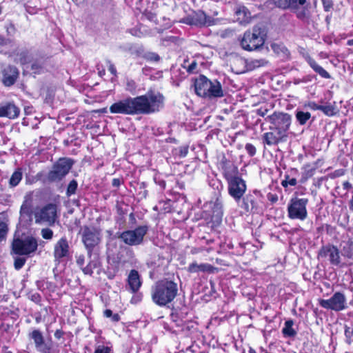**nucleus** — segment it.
<instances>
[{"label":"nucleus","instance_id":"nucleus-39","mask_svg":"<svg viewBox=\"0 0 353 353\" xmlns=\"http://www.w3.org/2000/svg\"><path fill=\"white\" fill-rule=\"evenodd\" d=\"M97 261L95 260H90L88 264L82 268V271L85 274L92 275L93 274V270L97 268Z\"/></svg>","mask_w":353,"mask_h":353},{"label":"nucleus","instance_id":"nucleus-56","mask_svg":"<svg viewBox=\"0 0 353 353\" xmlns=\"http://www.w3.org/2000/svg\"><path fill=\"white\" fill-rule=\"evenodd\" d=\"M154 182L159 185L162 190L165 188V181L161 179L160 176H155L154 178Z\"/></svg>","mask_w":353,"mask_h":353},{"label":"nucleus","instance_id":"nucleus-63","mask_svg":"<svg viewBox=\"0 0 353 353\" xmlns=\"http://www.w3.org/2000/svg\"><path fill=\"white\" fill-rule=\"evenodd\" d=\"M196 67H197V64H196V61H193L188 67L187 71L189 73L193 72L195 70V69L196 68Z\"/></svg>","mask_w":353,"mask_h":353},{"label":"nucleus","instance_id":"nucleus-24","mask_svg":"<svg viewBox=\"0 0 353 353\" xmlns=\"http://www.w3.org/2000/svg\"><path fill=\"white\" fill-rule=\"evenodd\" d=\"M190 23L200 27L210 26L214 24V19L211 17L206 15L203 11L199 10L191 18Z\"/></svg>","mask_w":353,"mask_h":353},{"label":"nucleus","instance_id":"nucleus-18","mask_svg":"<svg viewBox=\"0 0 353 353\" xmlns=\"http://www.w3.org/2000/svg\"><path fill=\"white\" fill-rule=\"evenodd\" d=\"M142 285L141 275L137 270H131L126 279L125 289L131 293H137Z\"/></svg>","mask_w":353,"mask_h":353},{"label":"nucleus","instance_id":"nucleus-55","mask_svg":"<svg viewBox=\"0 0 353 353\" xmlns=\"http://www.w3.org/2000/svg\"><path fill=\"white\" fill-rule=\"evenodd\" d=\"M188 271L190 273L199 272V265L196 262L190 263L188 268Z\"/></svg>","mask_w":353,"mask_h":353},{"label":"nucleus","instance_id":"nucleus-12","mask_svg":"<svg viewBox=\"0 0 353 353\" xmlns=\"http://www.w3.org/2000/svg\"><path fill=\"white\" fill-rule=\"evenodd\" d=\"M319 260H327L332 265L341 267V252L337 246L332 243L323 245L319 249L317 254Z\"/></svg>","mask_w":353,"mask_h":353},{"label":"nucleus","instance_id":"nucleus-33","mask_svg":"<svg viewBox=\"0 0 353 353\" xmlns=\"http://www.w3.org/2000/svg\"><path fill=\"white\" fill-rule=\"evenodd\" d=\"M238 20L241 22H247L250 18V12L245 6H239L235 10Z\"/></svg>","mask_w":353,"mask_h":353},{"label":"nucleus","instance_id":"nucleus-17","mask_svg":"<svg viewBox=\"0 0 353 353\" xmlns=\"http://www.w3.org/2000/svg\"><path fill=\"white\" fill-rule=\"evenodd\" d=\"M36 223H46L50 226L54 224L57 218V205L49 203L34 214Z\"/></svg>","mask_w":353,"mask_h":353},{"label":"nucleus","instance_id":"nucleus-43","mask_svg":"<svg viewBox=\"0 0 353 353\" xmlns=\"http://www.w3.org/2000/svg\"><path fill=\"white\" fill-rule=\"evenodd\" d=\"M268 63V61L265 59H254L252 60L249 63V68L250 70L264 66Z\"/></svg>","mask_w":353,"mask_h":353},{"label":"nucleus","instance_id":"nucleus-45","mask_svg":"<svg viewBox=\"0 0 353 353\" xmlns=\"http://www.w3.org/2000/svg\"><path fill=\"white\" fill-rule=\"evenodd\" d=\"M137 89V83L132 79H128L126 80L125 90L130 92H134Z\"/></svg>","mask_w":353,"mask_h":353},{"label":"nucleus","instance_id":"nucleus-5","mask_svg":"<svg viewBox=\"0 0 353 353\" xmlns=\"http://www.w3.org/2000/svg\"><path fill=\"white\" fill-rule=\"evenodd\" d=\"M268 2L278 8L293 11L299 20L305 21L310 17L308 0H268Z\"/></svg>","mask_w":353,"mask_h":353},{"label":"nucleus","instance_id":"nucleus-49","mask_svg":"<svg viewBox=\"0 0 353 353\" xmlns=\"http://www.w3.org/2000/svg\"><path fill=\"white\" fill-rule=\"evenodd\" d=\"M245 149L247 152V153L250 156L253 157L256 154V150L254 145L252 143H246L245 146Z\"/></svg>","mask_w":353,"mask_h":353},{"label":"nucleus","instance_id":"nucleus-4","mask_svg":"<svg viewBox=\"0 0 353 353\" xmlns=\"http://www.w3.org/2000/svg\"><path fill=\"white\" fill-rule=\"evenodd\" d=\"M194 90L198 96L210 99L224 96L222 85L218 80H211L202 74L195 79Z\"/></svg>","mask_w":353,"mask_h":353},{"label":"nucleus","instance_id":"nucleus-13","mask_svg":"<svg viewBox=\"0 0 353 353\" xmlns=\"http://www.w3.org/2000/svg\"><path fill=\"white\" fill-rule=\"evenodd\" d=\"M226 181L229 195L236 203H239L247 190L245 181L239 175L228 179Z\"/></svg>","mask_w":353,"mask_h":353},{"label":"nucleus","instance_id":"nucleus-54","mask_svg":"<svg viewBox=\"0 0 353 353\" xmlns=\"http://www.w3.org/2000/svg\"><path fill=\"white\" fill-rule=\"evenodd\" d=\"M320 105H318L314 101H309L307 103H305L303 107L312 110H320Z\"/></svg>","mask_w":353,"mask_h":353},{"label":"nucleus","instance_id":"nucleus-32","mask_svg":"<svg viewBox=\"0 0 353 353\" xmlns=\"http://www.w3.org/2000/svg\"><path fill=\"white\" fill-rule=\"evenodd\" d=\"M318 161L314 163L315 165H316ZM304 172L302 174V177L301 179V183H305L309 178H311L316 169V166L312 167L310 164H306L303 166Z\"/></svg>","mask_w":353,"mask_h":353},{"label":"nucleus","instance_id":"nucleus-9","mask_svg":"<svg viewBox=\"0 0 353 353\" xmlns=\"http://www.w3.org/2000/svg\"><path fill=\"white\" fill-rule=\"evenodd\" d=\"M102 239L101 230L94 227L84 226L81 232V240L91 258L92 252L100 244Z\"/></svg>","mask_w":353,"mask_h":353},{"label":"nucleus","instance_id":"nucleus-28","mask_svg":"<svg viewBox=\"0 0 353 353\" xmlns=\"http://www.w3.org/2000/svg\"><path fill=\"white\" fill-rule=\"evenodd\" d=\"M299 174L296 168H293L290 171V174H286L284 176V179L281 181V185L283 188H287L288 185L295 186L297 184V180L295 175Z\"/></svg>","mask_w":353,"mask_h":353},{"label":"nucleus","instance_id":"nucleus-61","mask_svg":"<svg viewBox=\"0 0 353 353\" xmlns=\"http://www.w3.org/2000/svg\"><path fill=\"white\" fill-rule=\"evenodd\" d=\"M10 43V40L9 39H6L3 36L0 35V46H7Z\"/></svg>","mask_w":353,"mask_h":353},{"label":"nucleus","instance_id":"nucleus-29","mask_svg":"<svg viewBox=\"0 0 353 353\" xmlns=\"http://www.w3.org/2000/svg\"><path fill=\"white\" fill-rule=\"evenodd\" d=\"M30 196L26 195L20 208V214L21 216H30L32 213Z\"/></svg>","mask_w":353,"mask_h":353},{"label":"nucleus","instance_id":"nucleus-7","mask_svg":"<svg viewBox=\"0 0 353 353\" xmlns=\"http://www.w3.org/2000/svg\"><path fill=\"white\" fill-rule=\"evenodd\" d=\"M149 230L147 225H140L134 230H128L122 232H117V238L125 244L130 246H137L143 244L144 237Z\"/></svg>","mask_w":353,"mask_h":353},{"label":"nucleus","instance_id":"nucleus-47","mask_svg":"<svg viewBox=\"0 0 353 353\" xmlns=\"http://www.w3.org/2000/svg\"><path fill=\"white\" fill-rule=\"evenodd\" d=\"M26 260L25 258L17 257L14 259V268L17 270L21 269L23 266L25 265Z\"/></svg>","mask_w":353,"mask_h":353},{"label":"nucleus","instance_id":"nucleus-25","mask_svg":"<svg viewBox=\"0 0 353 353\" xmlns=\"http://www.w3.org/2000/svg\"><path fill=\"white\" fill-rule=\"evenodd\" d=\"M19 108L14 103L9 102L0 106V117H8L14 119L19 117Z\"/></svg>","mask_w":353,"mask_h":353},{"label":"nucleus","instance_id":"nucleus-51","mask_svg":"<svg viewBox=\"0 0 353 353\" xmlns=\"http://www.w3.org/2000/svg\"><path fill=\"white\" fill-rule=\"evenodd\" d=\"M94 353H112V350L108 346L99 345L95 349Z\"/></svg>","mask_w":353,"mask_h":353},{"label":"nucleus","instance_id":"nucleus-6","mask_svg":"<svg viewBox=\"0 0 353 353\" xmlns=\"http://www.w3.org/2000/svg\"><path fill=\"white\" fill-rule=\"evenodd\" d=\"M74 163V160L70 158H59L46 176V181L48 183L60 182L69 173Z\"/></svg>","mask_w":353,"mask_h":353},{"label":"nucleus","instance_id":"nucleus-14","mask_svg":"<svg viewBox=\"0 0 353 353\" xmlns=\"http://www.w3.org/2000/svg\"><path fill=\"white\" fill-rule=\"evenodd\" d=\"M262 194L260 191L254 190L243 196L238 205L247 212H257L262 203Z\"/></svg>","mask_w":353,"mask_h":353},{"label":"nucleus","instance_id":"nucleus-23","mask_svg":"<svg viewBox=\"0 0 353 353\" xmlns=\"http://www.w3.org/2000/svg\"><path fill=\"white\" fill-rule=\"evenodd\" d=\"M2 83L5 86L9 87L14 84L18 77L19 70L15 66L8 65L2 71Z\"/></svg>","mask_w":353,"mask_h":353},{"label":"nucleus","instance_id":"nucleus-50","mask_svg":"<svg viewBox=\"0 0 353 353\" xmlns=\"http://www.w3.org/2000/svg\"><path fill=\"white\" fill-rule=\"evenodd\" d=\"M41 235L43 239L50 240L53 236V232L51 229L44 228L41 230Z\"/></svg>","mask_w":353,"mask_h":353},{"label":"nucleus","instance_id":"nucleus-64","mask_svg":"<svg viewBox=\"0 0 353 353\" xmlns=\"http://www.w3.org/2000/svg\"><path fill=\"white\" fill-rule=\"evenodd\" d=\"M31 300L35 303H39L41 301V297L39 294L34 293L31 295Z\"/></svg>","mask_w":353,"mask_h":353},{"label":"nucleus","instance_id":"nucleus-48","mask_svg":"<svg viewBox=\"0 0 353 353\" xmlns=\"http://www.w3.org/2000/svg\"><path fill=\"white\" fill-rule=\"evenodd\" d=\"M323 4V10L325 12H329L332 9L334 3L333 0H321Z\"/></svg>","mask_w":353,"mask_h":353},{"label":"nucleus","instance_id":"nucleus-1","mask_svg":"<svg viewBox=\"0 0 353 353\" xmlns=\"http://www.w3.org/2000/svg\"><path fill=\"white\" fill-rule=\"evenodd\" d=\"M164 106V97L159 92L149 90L145 94L127 97L110 106L112 114L128 115L150 114L160 111Z\"/></svg>","mask_w":353,"mask_h":353},{"label":"nucleus","instance_id":"nucleus-58","mask_svg":"<svg viewBox=\"0 0 353 353\" xmlns=\"http://www.w3.org/2000/svg\"><path fill=\"white\" fill-rule=\"evenodd\" d=\"M84 263H85V256L83 254H81L78 256H77V264L81 267V268L82 269V268H83L84 266Z\"/></svg>","mask_w":353,"mask_h":353},{"label":"nucleus","instance_id":"nucleus-44","mask_svg":"<svg viewBox=\"0 0 353 353\" xmlns=\"http://www.w3.org/2000/svg\"><path fill=\"white\" fill-rule=\"evenodd\" d=\"M8 232V225L5 222L0 221V242L6 239Z\"/></svg>","mask_w":353,"mask_h":353},{"label":"nucleus","instance_id":"nucleus-52","mask_svg":"<svg viewBox=\"0 0 353 353\" xmlns=\"http://www.w3.org/2000/svg\"><path fill=\"white\" fill-rule=\"evenodd\" d=\"M199 265V272H211L213 270V267L208 263H201Z\"/></svg>","mask_w":353,"mask_h":353},{"label":"nucleus","instance_id":"nucleus-41","mask_svg":"<svg viewBox=\"0 0 353 353\" xmlns=\"http://www.w3.org/2000/svg\"><path fill=\"white\" fill-rule=\"evenodd\" d=\"M52 283L45 279L39 280L36 281V285L39 290L45 291L50 288Z\"/></svg>","mask_w":353,"mask_h":353},{"label":"nucleus","instance_id":"nucleus-2","mask_svg":"<svg viewBox=\"0 0 353 353\" xmlns=\"http://www.w3.org/2000/svg\"><path fill=\"white\" fill-rule=\"evenodd\" d=\"M177 293L176 283L168 279H163L157 282L152 287L151 297L156 305L165 307L174 301Z\"/></svg>","mask_w":353,"mask_h":353},{"label":"nucleus","instance_id":"nucleus-53","mask_svg":"<svg viewBox=\"0 0 353 353\" xmlns=\"http://www.w3.org/2000/svg\"><path fill=\"white\" fill-rule=\"evenodd\" d=\"M133 294H134V295L132 296V297L130 300V303L132 304H137V303L141 302V301L142 300V298H143L142 293L138 292L137 293H133Z\"/></svg>","mask_w":353,"mask_h":353},{"label":"nucleus","instance_id":"nucleus-15","mask_svg":"<svg viewBox=\"0 0 353 353\" xmlns=\"http://www.w3.org/2000/svg\"><path fill=\"white\" fill-rule=\"evenodd\" d=\"M37 247V241L32 236L17 239L12 243V250L15 254L19 255H29L34 252Z\"/></svg>","mask_w":353,"mask_h":353},{"label":"nucleus","instance_id":"nucleus-26","mask_svg":"<svg viewBox=\"0 0 353 353\" xmlns=\"http://www.w3.org/2000/svg\"><path fill=\"white\" fill-rule=\"evenodd\" d=\"M270 48L281 59L287 60L290 58V52L283 43L272 42L270 44Z\"/></svg>","mask_w":353,"mask_h":353},{"label":"nucleus","instance_id":"nucleus-36","mask_svg":"<svg viewBox=\"0 0 353 353\" xmlns=\"http://www.w3.org/2000/svg\"><path fill=\"white\" fill-rule=\"evenodd\" d=\"M78 188V183L77 180L72 179L70 181L69 184L68 185L67 190L65 194L68 197H70L72 195H74Z\"/></svg>","mask_w":353,"mask_h":353},{"label":"nucleus","instance_id":"nucleus-35","mask_svg":"<svg viewBox=\"0 0 353 353\" xmlns=\"http://www.w3.org/2000/svg\"><path fill=\"white\" fill-rule=\"evenodd\" d=\"M341 255L347 258L352 259L353 257V241L351 240L347 241L342 248V253Z\"/></svg>","mask_w":353,"mask_h":353},{"label":"nucleus","instance_id":"nucleus-20","mask_svg":"<svg viewBox=\"0 0 353 353\" xmlns=\"http://www.w3.org/2000/svg\"><path fill=\"white\" fill-rule=\"evenodd\" d=\"M288 134H283L277 130H270L262 137L263 143L268 145H276L287 141Z\"/></svg>","mask_w":353,"mask_h":353},{"label":"nucleus","instance_id":"nucleus-57","mask_svg":"<svg viewBox=\"0 0 353 353\" xmlns=\"http://www.w3.org/2000/svg\"><path fill=\"white\" fill-rule=\"evenodd\" d=\"M26 10L30 14H35L38 12L39 9L37 7H32L29 5H26Z\"/></svg>","mask_w":353,"mask_h":353},{"label":"nucleus","instance_id":"nucleus-31","mask_svg":"<svg viewBox=\"0 0 353 353\" xmlns=\"http://www.w3.org/2000/svg\"><path fill=\"white\" fill-rule=\"evenodd\" d=\"M295 117L297 122L303 125L307 123V122L311 118V114L309 112H305L302 110L297 109L295 112Z\"/></svg>","mask_w":353,"mask_h":353},{"label":"nucleus","instance_id":"nucleus-22","mask_svg":"<svg viewBox=\"0 0 353 353\" xmlns=\"http://www.w3.org/2000/svg\"><path fill=\"white\" fill-rule=\"evenodd\" d=\"M29 336L34 341L35 347L41 353H50V347L46 343L41 332L34 330L29 334Z\"/></svg>","mask_w":353,"mask_h":353},{"label":"nucleus","instance_id":"nucleus-38","mask_svg":"<svg viewBox=\"0 0 353 353\" xmlns=\"http://www.w3.org/2000/svg\"><path fill=\"white\" fill-rule=\"evenodd\" d=\"M320 110L329 117L334 116L336 114L334 106L330 103L327 105H321Z\"/></svg>","mask_w":353,"mask_h":353},{"label":"nucleus","instance_id":"nucleus-27","mask_svg":"<svg viewBox=\"0 0 353 353\" xmlns=\"http://www.w3.org/2000/svg\"><path fill=\"white\" fill-rule=\"evenodd\" d=\"M307 62L312 70L323 79H330L331 76L323 67L319 65L317 62L312 58L308 57Z\"/></svg>","mask_w":353,"mask_h":353},{"label":"nucleus","instance_id":"nucleus-40","mask_svg":"<svg viewBox=\"0 0 353 353\" xmlns=\"http://www.w3.org/2000/svg\"><path fill=\"white\" fill-rule=\"evenodd\" d=\"M183 312L177 313L176 315L172 314V317L173 319V321L176 323L177 326L182 327V329L183 330L184 327L188 324L185 321H183Z\"/></svg>","mask_w":353,"mask_h":353},{"label":"nucleus","instance_id":"nucleus-62","mask_svg":"<svg viewBox=\"0 0 353 353\" xmlns=\"http://www.w3.org/2000/svg\"><path fill=\"white\" fill-rule=\"evenodd\" d=\"M122 183V179L119 178H114L112 179V185L113 187L119 188Z\"/></svg>","mask_w":353,"mask_h":353},{"label":"nucleus","instance_id":"nucleus-30","mask_svg":"<svg viewBox=\"0 0 353 353\" xmlns=\"http://www.w3.org/2000/svg\"><path fill=\"white\" fill-rule=\"evenodd\" d=\"M23 178V173L21 168H17L11 175L8 184L10 188H14L19 185Z\"/></svg>","mask_w":353,"mask_h":353},{"label":"nucleus","instance_id":"nucleus-42","mask_svg":"<svg viewBox=\"0 0 353 353\" xmlns=\"http://www.w3.org/2000/svg\"><path fill=\"white\" fill-rule=\"evenodd\" d=\"M143 58L145 60L152 62H158L161 59L160 56L157 53L153 52H145L143 55Z\"/></svg>","mask_w":353,"mask_h":353},{"label":"nucleus","instance_id":"nucleus-34","mask_svg":"<svg viewBox=\"0 0 353 353\" xmlns=\"http://www.w3.org/2000/svg\"><path fill=\"white\" fill-rule=\"evenodd\" d=\"M294 321L292 319L287 320L285 322L284 327L282 329V333L284 336L294 337L296 332L293 329Z\"/></svg>","mask_w":353,"mask_h":353},{"label":"nucleus","instance_id":"nucleus-10","mask_svg":"<svg viewBox=\"0 0 353 353\" xmlns=\"http://www.w3.org/2000/svg\"><path fill=\"white\" fill-rule=\"evenodd\" d=\"M309 200L306 198L292 197L288 205V216L290 219L304 221L307 217V205Z\"/></svg>","mask_w":353,"mask_h":353},{"label":"nucleus","instance_id":"nucleus-59","mask_svg":"<svg viewBox=\"0 0 353 353\" xmlns=\"http://www.w3.org/2000/svg\"><path fill=\"white\" fill-rule=\"evenodd\" d=\"M268 112V109L266 108H260L256 110V114L261 117H264Z\"/></svg>","mask_w":353,"mask_h":353},{"label":"nucleus","instance_id":"nucleus-46","mask_svg":"<svg viewBox=\"0 0 353 353\" xmlns=\"http://www.w3.org/2000/svg\"><path fill=\"white\" fill-rule=\"evenodd\" d=\"M345 336L346 338V342L348 344H350L352 342V337L353 336V328L348 327L347 325L345 326Z\"/></svg>","mask_w":353,"mask_h":353},{"label":"nucleus","instance_id":"nucleus-8","mask_svg":"<svg viewBox=\"0 0 353 353\" xmlns=\"http://www.w3.org/2000/svg\"><path fill=\"white\" fill-rule=\"evenodd\" d=\"M239 41L242 48L247 51L258 50L263 46L265 42L259 28H254L252 31H245Z\"/></svg>","mask_w":353,"mask_h":353},{"label":"nucleus","instance_id":"nucleus-3","mask_svg":"<svg viewBox=\"0 0 353 353\" xmlns=\"http://www.w3.org/2000/svg\"><path fill=\"white\" fill-rule=\"evenodd\" d=\"M213 186H216L218 192L216 199L212 203H208L204 205L202 212V217L207 221V223H211L210 227L214 228L222 221L223 215V200L221 196V190H223L222 183L216 180L213 181Z\"/></svg>","mask_w":353,"mask_h":353},{"label":"nucleus","instance_id":"nucleus-37","mask_svg":"<svg viewBox=\"0 0 353 353\" xmlns=\"http://www.w3.org/2000/svg\"><path fill=\"white\" fill-rule=\"evenodd\" d=\"M31 70L34 74L43 73L45 70L43 61H35L31 65Z\"/></svg>","mask_w":353,"mask_h":353},{"label":"nucleus","instance_id":"nucleus-16","mask_svg":"<svg viewBox=\"0 0 353 353\" xmlns=\"http://www.w3.org/2000/svg\"><path fill=\"white\" fill-rule=\"evenodd\" d=\"M319 305L326 310L335 312L344 310L347 307L345 296L340 292H335L329 299H320Z\"/></svg>","mask_w":353,"mask_h":353},{"label":"nucleus","instance_id":"nucleus-60","mask_svg":"<svg viewBox=\"0 0 353 353\" xmlns=\"http://www.w3.org/2000/svg\"><path fill=\"white\" fill-rule=\"evenodd\" d=\"M108 63H109L108 70L110 72V73L112 74L117 77V69H116L113 63H112L111 61H108Z\"/></svg>","mask_w":353,"mask_h":353},{"label":"nucleus","instance_id":"nucleus-21","mask_svg":"<svg viewBox=\"0 0 353 353\" xmlns=\"http://www.w3.org/2000/svg\"><path fill=\"white\" fill-rule=\"evenodd\" d=\"M69 244L65 237L61 238L54 245V257L56 261L59 262L63 258L68 257L69 255Z\"/></svg>","mask_w":353,"mask_h":353},{"label":"nucleus","instance_id":"nucleus-11","mask_svg":"<svg viewBox=\"0 0 353 353\" xmlns=\"http://www.w3.org/2000/svg\"><path fill=\"white\" fill-rule=\"evenodd\" d=\"M265 121L270 123V130H277L283 134H288L292 117L288 113L274 112L272 114L266 117Z\"/></svg>","mask_w":353,"mask_h":353},{"label":"nucleus","instance_id":"nucleus-19","mask_svg":"<svg viewBox=\"0 0 353 353\" xmlns=\"http://www.w3.org/2000/svg\"><path fill=\"white\" fill-rule=\"evenodd\" d=\"M219 168L222 171L225 180L239 175L238 168L232 161L228 159L224 155L222 156L219 162Z\"/></svg>","mask_w":353,"mask_h":353}]
</instances>
